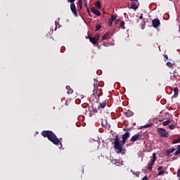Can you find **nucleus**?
I'll list each match as a JSON object with an SVG mask.
<instances>
[{"mask_svg":"<svg viewBox=\"0 0 180 180\" xmlns=\"http://www.w3.org/2000/svg\"><path fill=\"white\" fill-rule=\"evenodd\" d=\"M126 139L120 141L119 135H116L114 139V148L117 150V154H124L126 150L123 148V146L126 144Z\"/></svg>","mask_w":180,"mask_h":180,"instance_id":"obj_2","label":"nucleus"},{"mask_svg":"<svg viewBox=\"0 0 180 180\" xmlns=\"http://www.w3.org/2000/svg\"><path fill=\"white\" fill-rule=\"evenodd\" d=\"M175 148H172L169 150H167L166 152H165V155L166 157H169V155H171V154H172V153H174V151H175Z\"/></svg>","mask_w":180,"mask_h":180,"instance_id":"obj_12","label":"nucleus"},{"mask_svg":"<svg viewBox=\"0 0 180 180\" xmlns=\"http://www.w3.org/2000/svg\"><path fill=\"white\" fill-rule=\"evenodd\" d=\"M103 46H106V44L104 42V43L103 44Z\"/></svg>","mask_w":180,"mask_h":180,"instance_id":"obj_45","label":"nucleus"},{"mask_svg":"<svg viewBox=\"0 0 180 180\" xmlns=\"http://www.w3.org/2000/svg\"><path fill=\"white\" fill-rule=\"evenodd\" d=\"M79 4H82V0H79Z\"/></svg>","mask_w":180,"mask_h":180,"instance_id":"obj_43","label":"nucleus"},{"mask_svg":"<svg viewBox=\"0 0 180 180\" xmlns=\"http://www.w3.org/2000/svg\"><path fill=\"white\" fill-rule=\"evenodd\" d=\"M167 65L169 67V68H174V65L171 62H167Z\"/></svg>","mask_w":180,"mask_h":180,"instance_id":"obj_24","label":"nucleus"},{"mask_svg":"<svg viewBox=\"0 0 180 180\" xmlns=\"http://www.w3.org/2000/svg\"><path fill=\"white\" fill-rule=\"evenodd\" d=\"M141 26L143 27H144V26H146V21H143L142 23H141Z\"/></svg>","mask_w":180,"mask_h":180,"instance_id":"obj_36","label":"nucleus"},{"mask_svg":"<svg viewBox=\"0 0 180 180\" xmlns=\"http://www.w3.org/2000/svg\"><path fill=\"white\" fill-rule=\"evenodd\" d=\"M160 25H161V22H160L158 18H155L152 21L153 27H157L158 26H160Z\"/></svg>","mask_w":180,"mask_h":180,"instance_id":"obj_9","label":"nucleus"},{"mask_svg":"<svg viewBox=\"0 0 180 180\" xmlns=\"http://www.w3.org/2000/svg\"><path fill=\"white\" fill-rule=\"evenodd\" d=\"M89 39L90 40L91 43H92V44H96L99 40V34H97L94 37L89 35Z\"/></svg>","mask_w":180,"mask_h":180,"instance_id":"obj_4","label":"nucleus"},{"mask_svg":"<svg viewBox=\"0 0 180 180\" xmlns=\"http://www.w3.org/2000/svg\"><path fill=\"white\" fill-rule=\"evenodd\" d=\"M137 140H141V135H140L139 134H136L135 135H134L131 138L130 141L131 143H134L135 141H137Z\"/></svg>","mask_w":180,"mask_h":180,"instance_id":"obj_8","label":"nucleus"},{"mask_svg":"<svg viewBox=\"0 0 180 180\" xmlns=\"http://www.w3.org/2000/svg\"><path fill=\"white\" fill-rule=\"evenodd\" d=\"M170 79L172 81H179L180 79V76L179 75H173L170 77Z\"/></svg>","mask_w":180,"mask_h":180,"instance_id":"obj_13","label":"nucleus"},{"mask_svg":"<svg viewBox=\"0 0 180 180\" xmlns=\"http://www.w3.org/2000/svg\"><path fill=\"white\" fill-rule=\"evenodd\" d=\"M158 131L160 134V137H163V138L168 137V133H167V130H165V129L158 128Z\"/></svg>","mask_w":180,"mask_h":180,"instance_id":"obj_7","label":"nucleus"},{"mask_svg":"<svg viewBox=\"0 0 180 180\" xmlns=\"http://www.w3.org/2000/svg\"><path fill=\"white\" fill-rule=\"evenodd\" d=\"M173 91L174 94L173 95L172 98H178V95H179L178 87H174Z\"/></svg>","mask_w":180,"mask_h":180,"instance_id":"obj_14","label":"nucleus"},{"mask_svg":"<svg viewBox=\"0 0 180 180\" xmlns=\"http://www.w3.org/2000/svg\"><path fill=\"white\" fill-rule=\"evenodd\" d=\"M120 26L122 29H126V27H124V21H121Z\"/></svg>","mask_w":180,"mask_h":180,"instance_id":"obj_27","label":"nucleus"},{"mask_svg":"<svg viewBox=\"0 0 180 180\" xmlns=\"http://www.w3.org/2000/svg\"><path fill=\"white\" fill-rule=\"evenodd\" d=\"M120 20H121V19H117V20L115 21V25H117V23H119V22H120Z\"/></svg>","mask_w":180,"mask_h":180,"instance_id":"obj_33","label":"nucleus"},{"mask_svg":"<svg viewBox=\"0 0 180 180\" xmlns=\"http://www.w3.org/2000/svg\"><path fill=\"white\" fill-rule=\"evenodd\" d=\"M155 161H157V154L155 153H153V159L150 162L148 163V169L151 171L153 167L155 165Z\"/></svg>","mask_w":180,"mask_h":180,"instance_id":"obj_3","label":"nucleus"},{"mask_svg":"<svg viewBox=\"0 0 180 180\" xmlns=\"http://www.w3.org/2000/svg\"><path fill=\"white\" fill-rule=\"evenodd\" d=\"M139 6H140V4L139 3V1L135 0V1L132 3V5L131 6H129L128 8L129 9H134V11H137V9H139Z\"/></svg>","mask_w":180,"mask_h":180,"instance_id":"obj_5","label":"nucleus"},{"mask_svg":"<svg viewBox=\"0 0 180 180\" xmlns=\"http://www.w3.org/2000/svg\"><path fill=\"white\" fill-rule=\"evenodd\" d=\"M66 89H67V94L68 95H71L72 94L74 93V90H72V89H71V87L70 86H66Z\"/></svg>","mask_w":180,"mask_h":180,"instance_id":"obj_16","label":"nucleus"},{"mask_svg":"<svg viewBox=\"0 0 180 180\" xmlns=\"http://www.w3.org/2000/svg\"><path fill=\"white\" fill-rule=\"evenodd\" d=\"M41 136L44 138H47L49 141L55 144V146H58L59 148H63V143H61V141L63 139H59L57 138V136L53 131H42L41 133Z\"/></svg>","mask_w":180,"mask_h":180,"instance_id":"obj_1","label":"nucleus"},{"mask_svg":"<svg viewBox=\"0 0 180 180\" xmlns=\"http://www.w3.org/2000/svg\"><path fill=\"white\" fill-rule=\"evenodd\" d=\"M102 29V25L98 24L96 25V32H98V30H101Z\"/></svg>","mask_w":180,"mask_h":180,"instance_id":"obj_23","label":"nucleus"},{"mask_svg":"<svg viewBox=\"0 0 180 180\" xmlns=\"http://www.w3.org/2000/svg\"><path fill=\"white\" fill-rule=\"evenodd\" d=\"M85 6H86V9H88V4H86V1H85Z\"/></svg>","mask_w":180,"mask_h":180,"instance_id":"obj_41","label":"nucleus"},{"mask_svg":"<svg viewBox=\"0 0 180 180\" xmlns=\"http://www.w3.org/2000/svg\"><path fill=\"white\" fill-rule=\"evenodd\" d=\"M110 37V32H106L102 37V40H108Z\"/></svg>","mask_w":180,"mask_h":180,"instance_id":"obj_18","label":"nucleus"},{"mask_svg":"<svg viewBox=\"0 0 180 180\" xmlns=\"http://www.w3.org/2000/svg\"><path fill=\"white\" fill-rule=\"evenodd\" d=\"M165 58H166V60H168V55H165Z\"/></svg>","mask_w":180,"mask_h":180,"instance_id":"obj_42","label":"nucleus"},{"mask_svg":"<svg viewBox=\"0 0 180 180\" xmlns=\"http://www.w3.org/2000/svg\"><path fill=\"white\" fill-rule=\"evenodd\" d=\"M124 115L127 117H130L133 116V112L131 110H127L124 112Z\"/></svg>","mask_w":180,"mask_h":180,"instance_id":"obj_19","label":"nucleus"},{"mask_svg":"<svg viewBox=\"0 0 180 180\" xmlns=\"http://www.w3.org/2000/svg\"><path fill=\"white\" fill-rule=\"evenodd\" d=\"M179 180H180V178H179Z\"/></svg>","mask_w":180,"mask_h":180,"instance_id":"obj_47","label":"nucleus"},{"mask_svg":"<svg viewBox=\"0 0 180 180\" xmlns=\"http://www.w3.org/2000/svg\"><path fill=\"white\" fill-rule=\"evenodd\" d=\"M147 81H148V79H146V82H147Z\"/></svg>","mask_w":180,"mask_h":180,"instance_id":"obj_46","label":"nucleus"},{"mask_svg":"<svg viewBox=\"0 0 180 180\" xmlns=\"http://www.w3.org/2000/svg\"><path fill=\"white\" fill-rule=\"evenodd\" d=\"M165 172L164 170H162V171H159L158 173V176H160L161 175H163V174H165Z\"/></svg>","mask_w":180,"mask_h":180,"instance_id":"obj_28","label":"nucleus"},{"mask_svg":"<svg viewBox=\"0 0 180 180\" xmlns=\"http://www.w3.org/2000/svg\"><path fill=\"white\" fill-rule=\"evenodd\" d=\"M169 123H171V120H167L163 122L162 124H163V126H168V124H169Z\"/></svg>","mask_w":180,"mask_h":180,"instance_id":"obj_21","label":"nucleus"},{"mask_svg":"<svg viewBox=\"0 0 180 180\" xmlns=\"http://www.w3.org/2000/svg\"><path fill=\"white\" fill-rule=\"evenodd\" d=\"M106 105H108L107 101H102V103H100L99 108L103 109V108H106Z\"/></svg>","mask_w":180,"mask_h":180,"instance_id":"obj_17","label":"nucleus"},{"mask_svg":"<svg viewBox=\"0 0 180 180\" xmlns=\"http://www.w3.org/2000/svg\"><path fill=\"white\" fill-rule=\"evenodd\" d=\"M150 126H151V124H146V125H145V127H146V128H147V127H150Z\"/></svg>","mask_w":180,"mask_h":180,"instance_id":"obj_37","label":"nucleus"},{"mask_svg":"<svg viewBox=\"0 0 180 180\" xmlns=\"http://www.w3.org/2000/svg\"><path fill=\"white\" fill-rule=\"evenodd\" d=\"M68 2L70 4H74V2H75V0H68Z\"/></svg>","mask_w":180,"mask_h":180,"instance_id":"obj_32","label":"nucleus"},{"mask_svg":"<svg viewBox=\"0 0 180 180\" xmlns=\"http://www.w3.org/2000/svg\"><path fill=\"white\" fill-rule=\"evenodd\" d=\"M169 129L170 130H174V129H175V124H170V125H169Z\"/></svg>","mask_w":180,"mask_h":180,"instance_id":"obj_29","label":"nucleus"},{"mask_svg":"<svg viewBox=\"0 0 180 180\" xmlns=\"http://www.w3.org/2000/svg\"><path fill=\"white\" fill-rule=\"evenodd\" d=\"M70 11L72 12L75 18H78V13L77 11V6H75V4H70Z\"/></svg>","mask_w":180,"mask_h":180,"instance_id":"obj_6","label":"nucleus"},{"mask_svg":"<svg viewBox=\"0 0 180 180\" xmlns=\"http://www.w3.org/2000/svg\"><path fill=\"white\" fill-rule=\"evenodd\" d=\"M180 151L177 149V150L174 153V155H179Z\"/></svg>","mask_w":180,"mask_h":180,"instance_id":"obj_31","label":"nucleus"},{"mask_svg":"<svg viewBox=\"0 0 180 180\" xmlns=\"http://www.w3.org/2000/svg\"><path fill=\"white\" fill-rule=\"evenodd\" d=\"M130 130H131V127H125L123 128L124 131H130Z\"/></svg>","mask_w":180,"mask_h":180,"instance_id":"obj_26","label":"nucleus"},{"mask_svg":"<svg viewBox=\"0 0 180 180\" xmlns=\"http://www.w3.org/2000/svg\"><path fill=\"white\" fill-rule=\"evenodd\" d=\"M116 15H111V17L108 19V25H109V27H110V26H112L113 22H115V20H116Z\"/></svg>","mask_w":180,"mask_h":180,"instance_id":"obj_10","label":"nucleus"},{"mask_svg":"<svg viewBox=\"0 0 180 180\" xmlns=\"http://www.w3.org/2000/svg\"><path fill=\"white\" fill-rule=\"evenodd\" d=\"M177 150L180 152V145L177 146Z\"/></svg>","mask_w":180,"mask_h":180,"instance_id":"obj_40","label":"nucleus"},{"mask_svg":"<svg viewBox=\"0 0 180 180\" xmlns=\"http://www.w3.org/2000/svg\"><path fill=\"white\" fill-rule=\"evenodd\" d=\"M158 171H164V167L160 166L158 168Z\"/></svg>","mask_w":180,"mask_h":180,"instance_id":"obj_30","label":"nucleus"},{"mask_svg":"<svg viewBox=\"0 0 180 180\" xmlns=\"http://www.w3.org/2000/svg\"><path fill=\"white\" fill-rule=\"evenodd\" d=\"M177 178H180V169L177 171Z\"/></svg>","mask_w":180,"mask_h":180,"instance_id":"obj_34","label":"nucleus"},{"mask_svg":"<svg viewBox=\"0 0 180 180\" xmlns=\"http://www.w3.org/2000/svg\"><path fill=\"white\" fill-rule=\"evenodd\" d=\"M91 12L96 15V16H101V11L95 8V7L91 8Z\"/></svg>","mask_w":180,"mask_h":180,"instance_id":"obj_11","label":"nucleus"},{"mask_svg":"<svg viewBox=\"0 0 180 180\" xmlns=\"http://www.w3.org/2000/svg\"><path fill=\"white\" fill-rule=\"evenodd\" d=\"M80 9H82V4H79Z\"/></svg>","mask_w":180,"mask_h":180,"instance_id":"obj_44","label":"nucleus"},{"mask_svg":"<svg viewBox=\"0 0 180 180\" xmlns=\"http://www.w3.org/2000/svg\"><path fill=\"white\" fill-rule=\"evenodd\" d=\"M87 12L90 16V18H92V15H91V11H89V8H87Z\"/></svg>","mask_w":180,"mask_h":180,"instance_id":"obj_35","label":"nucleus"},{"mask_svg":"<svg viewBox=\"0 0 180 180\" xmlns=\"http://www.w3.org/2000/svg\"><path fill=\"white\" fill-rule=\"evenodd\" d=\"M96 6L97 8V9H101V1H98L96 2Z\"/></svg>","mask_w":180,"mask_h":180,"instance_id":"obj_22","label":"nucleus"},{"mask_svg":"<svg viewBox=\"0 0 180 180\" xmlns=\"http://www.w3.org/2000/svg\"><path fill=\"white\" fill-rule=\"evenodd\" d=\"M139 19H140V20L143 19V13L141 14V15L139 16Z\"/></svg>","mask_w":180,"mask_h":180,"instance_id":"obj_39","label":"nucleus"},{"mask_svg":"<svg viewBox=\"0 0 180 180\" xmlns=\"http://www.w3.org/2000/svg\"><path fill=\"white\" fill-rule=\"evenodd\" d=\"M129 137H130V132L129 131H126L122 135V139H124V140H127Z\"/></svg>","mask_w":180,"mask_h":180,"instance_id":"obj_15","label":"nucleus"},{"mask_svg":"<svg viewBox=\"0 0 180 180\" xmlns=\"http://www.w3.org/2000/svg\"><path fill=\"white\" fill-rule=\"evenodd\" d=\"M178 143H180V137L178 138L177 139H174L173 141H172V144H176Z\"/></svg>","mask_w":180,"mask_h":180,"instance_id":"obj_25","label":"nucleus"},{"mask_svg":"<svg viewBox=\"0 0 180 180\" xmlns=\"http://www.w3.org/2000/svg\"><path fill=\"white\" fill-rule=\"evenodd\" d=\"M112 162L115 165H117L118 166L120 164V160L114 159V160H112Z\"/></svg>","mask_w":180,"mask_h":180,"instance_id":"obj_20","label":"nucleus"},{"mask_svg":"<svg viewBox=\"0 0 180 180\" xmlns=\"http://www.w3.org/2000/svg\"><path fill=\"white\" fill-rule=\"evenodd\" d=\"M141 180H148V179H147V176H144Z\"/></svg>","mask_w":180,"mask_h":180,"instance_id":"obj_38","label":"nucleus"}]
</instances>
